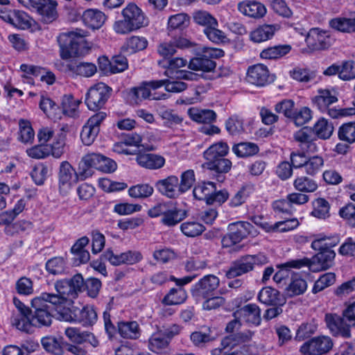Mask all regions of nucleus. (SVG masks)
Here are the masks:
<instances>
[{"label":"nucleus","instance_id":"nucleus-53","mask_svg":"<svg viewBox=\"0 0 355 355\" xmlns=\"http://www.w3.org/2000/svg\"><path fill=\"white\" fill-rule=\"evenodd\" d=\"M233 153L239 157L253 156L259 152L257 144L250 142H243L232 147Z\"/></svg>","mask_w":355,"mask_h":355},{"label":"nucleus","instance_id":"nucleus-39","mask_svg":"<svg viewBox=\"0 0 355 355\" xmlns=\"http://www.w3.org/2000/svg\"><path fill=\"white\" fill-rule=\"evenodd\" d=\"M189 117L194 121L201 123H211L216 119V114L211 110H201L191 107L188 110Z\"/></svg>","mask_w":355,"mask_h":355},{"label":"nucleus","instance_id":"nucleus-2","mask_svg":"<svg viewBox=\"0 0 355 355\" xmlns=\"http://www.w3.org/2000/svg\"><path fill=\"white\" fill-rule=\"evenodd\" d=\"M60 300H62L46 292L32 299L31 306L34 309L31 315L32 324L35 327L50 326L53 321V312L58 313L56 304Z\"/></svg>","mask_w":355,"mask_h":355},{"label":"nucleus","instance_id":"nucleus-49","mask_svg":"<svg viewBox=\"0 0 355 355\" xmlns=\"http://www.w3.org/2000/svg\"><path fill=\"white\" fill-rule=\"evenodd\" d=\"M189 23L190 17L184 12H180L169 17L167 27L169 30H183L189 26Z\"/></svg>","mask_w":355,"mask_h":355},{"label":"nucleus","instance_id":"nucleus-21","mask_svg":"<svg viewBox=\"0 0 355 355\" xmlns=\"http://www.w3.org/2000/svg\"><path fill=\"white\" fill-rule=\"evenodd\" d=\"M155 187L162 194L170 198H176L182 194L179 187V180L174 175L157 181Z\"/></svg>","mask_w":355,"mask_h":355},{"label":"nucleus","instance_id":"nucleus-24","mask_svg":"<svg viewBox=\"0 0 355 355\" xmlns=\"http://www.w3.org/2000/svg\"><path fill=\"white\" fill-rule=\"evenodd\" d=\"M185 211L178 208L173 203L169 202L164 216L161 218V223L168 227H173L185 218Z\"/></svg>","mask_w":355,"mask_h":355},{"label":"nucleus","instance_id":"nucleus-13","mask_svg":"<svg viewBox=\"0 0 355 355\" xmlns=\"http://www.w3.org/2000/svg\"><path fill=\"white\" fill-rule=\"evenodd\" d=\"M305 41L311 50L318 51L328 49L332 44L333 39L329 32L313 28L309 30Z\"/></svg>","mask_w":355,"mask_h":355},{"label":"nucleus","instance_id":"nucleus-40","mask_svg":"<svg viewBox=\"0 0 355 355\" xmlns=\"http://www.w3.org/2000/svg\"><path fill=\"white\" fill-rule=\"evenodd\" d=\"M31 311L28 313L21 312L14 313L11 318V323L20 331L29 332L33 326L32 324Z\"/></svg>","mask_w":355,"mask_h":355},{"label":"nucleus","instance_id":"nucleus-45","mask_svg":"<svg viewBox=\"0 0 355 355\" xmlns=\"http://www.w3.org/2000/svg\"><path fill=\"white\" fill-rule=\"evenodd\" d=\"M252 335L253 333L250 331H246L236 334H231L222 340L221 345L224 348H233L240 343L250 340Z\"/></svg>","mask_w":355,"mask_h":355},{"label":"nucleus","instance_id":"nucleus-48","mask_svg":"<svg viewBox=\"0 0 355 355\" xmlns=\"http://www.w3.org/2000/svg\"><path fill=\"white\" fill-rule=\"evenodd\" d=\"M308 285L305 279L299 275L294 274L291 282L287 288V293L290 296H295L303 294L307 289Z\"/></svg>","mask_w":355,"mask_h":355},{"label":"nucleus","instance_id":"nucleus-55","mask_svg":"<svg viewBox=\"0 0 355 355\" xmlns=\"http://www.w3.org/2000/svg\"><path fill=\"white\" fill-rule=\"evenodd\" d=\"M187 297V293L182 288H171L164 297L163 302L167 305L180 304L186 300Z\"/></svg>","mask_w":355,"mask_h":355},{"label":"nucleus","instance_id":"nucleus-23","mask_svg":"<svg viewBox=\"0 0 355 355\" xmlns=\"http://www.w3.org/2000/svg\"><path fill=\"white\" fill-rule=\"evenodd\" d=\"M278 24H263L254 28L250 34V40L255 43H261L270 40L279 31Z\"/></svg>","mask_w":355,"mask_h":355},{"label":"nucleus","instance_id":"nucleus-22","mask_svg":"<svg viewBox=\"0 0 355 355\" xmlns=\"http://www.w3.org/2000/svg\"><path fill=\"white\" fill-rule=\"evenodd\" d=\"M238 10L243 15L254 19L262 18L266 14V6L256 1H244L238 4Z\"/></svg>","mask_w":355,"mask_h":355},{"label":"nucleus","instance_id":"nucleus-41","mask_svg":"<svg viewBox=\"0 0 355 355\" xmlns=\"http://www.w3.org/2000/svg\"><path fill=\"white\" fill-rule=\"evenodd\" d=\"M229 152V146L227 143L218 141L210 146L205 152L204 157L208 162L216 159L224 157Z\"/></svg>","mask_w":355,"mask_h":355},{"label":"nucleus","instance_id":"nucleus-31","mask_svg":"<svg viewBox=\"0 0 355 355\" xmlns=\"http://www.w3.org/2000/svg\"><path fill=\"white\" fill-rule=\"evenodd\" d=\"M148 41L144 37L131 36L126 38L121 49L123 53L131 55L147 47Z\"/></svg>","mask_w":355,"mask_h":355},{"label":"nucleus","instance_id":"nucleus-29","mask_svg":"<svg viewBox=\"0 0 355 355\" xmlns=\"http://www.w3.org/2000/svg\"><path fill=\"white\" fill-rule=\"evenodd\" d=\"M295 141L300 143L302 149L307 153H314L318 150L312 138V132L306 128H302L294 134Z\"/></svg>","mask_w":355,"mask_h":355},{"label":"nucleus","instance_id":"nucleus-1","mask_svg":"<svg viewBox=\"0 0 355 355\" xmlns=\"http://www.w3.org/2000/svg\"><path fill=\"white\" fill-rule=\"evenodd\" d=\"M87 35V31L78 28L60 33L58 41L61 58L67 60L87 55L92 44L85 39Z\"/></svg>","mask_w":355,"mask_h":355},{"label":"nucleus","instance_id":"nucleus-58","mask_svg":"<svg viewBox=\"0 0 355 355\" xmlns=\"http://www.w3.org/2000/svg\"><path fill=\"white\" fill-rule=\"evenodd\" d=\"M313 209L311 211V216L324 219L329 216V203L324 198H318L313 202Z\"/></svg>","mask_w":355,"mask_h":355},{"label":"nucleus","instance_id":"nucleus-51","mask_svg":"<svg viewBox=\"0 0 355 355\" xmlns=\"http://www.w3.org/2000/svg\"><path fill=\"white\" fill-rule=\"evenodd\" d=\"M331 26L341 32H355V14L349 18H336L330 21Z\"/></svg>","mask_w":355,"mask_h":355},{"label":"nucleus","instance_id":"nucleus-35","mask_svg":"<svg viewBox=\"0 0 355 355\" xmlns=\"http://www.w3.org/2000/svg\"><path fill=\"white\" fill-rule=\"evenodd\" d=\"M216 191V185L211 182H203L196 185L193 193L195 198L200 200H205L207 205L212 202L211 195Z\"/></svg>","mask_w":355,"mask_h":355},{"label":"nucleus","instance_id":"nucleus-14","mask_svg":"<svg viewBox=\"0 0 355 355\" xmlns=\"http://www.w3.org/2000/svg\"><path fill=\"white\" fill-rule=\"evenodd\" d=\"M78 178V171L76 173L69 162H61L59 171V189L61 193H67Z\"/></svg>","mask_w":355,"mask_h":355},{"label":"nucleus","instance_id":"nucleus-43","mask_svg":"<svg viewBox=\"0 0 355 355\" xmlns=\"http://www.w3.org/2000/svg\"><path fill=\"white\" fill-rule=\"evenodd\" d=\"M118 332L124 338L136 339L139 336V324L135 321L120 322L118 323Z\"/></svg>","mask_w":355,"mask_h":355},{"label":"nucleus","instance_id":"nucleus-44","mask_svg":"<svg viewBox=\"0 0 355 355\" xmlns=\"http://www.w3.org/2000/svg\"><path fill=\"white\" fill-rule=\"evenodd\" d=\"M291 50V46L288 44L270 46L260 53V57L266 60L278 59L288 54Z\"/></svg>","mask_w":355,"mask_h":355},{"label":"nucleus","instance_id":"nucleus-32","mask_svg":"<svg viewBox=\"0 0 355 355\" xmlns=\"http://www.w3.org/2000/svg\"><path fill=\"white\" fill-rule=\"evenodd\" d=\"M170 340L167 334L163 331H158L152 334L148 339V349L157 354L164 352L169 345Z\"/></svg>","mask_w":355,"mask_h":355},{"label":"nucleus","instance_id":"nucleus-7","mask_svg":"<svg viewBox=\"0 0 355 355\" xmlns=\"http://www.w3.org/2000/svg\"><path fill=\"white\" fill-rule=\"evenodd\" d=\"M229 233L222 239L223 247L230 248L241 242L248 235H255L256 230L254 226L244 221H238L228 225Z\"/></svg>","mask_w":355,"mask_h":355},{"label":"nucleus","instance_id":"nucleus-46","mask_svg":"<svg viewBox=\"0 0 355 355\" xmlns=\"http://www.w3.org/2000/svg\"><path fill=\"white\" fill-rule=\"evenodd\" d=\"M306 265V261L303 260H291L282 263L279 266V270L276 272L273 277V279L277 283H280L288 275V271L291 268H300Z\"/></svg>","mask_w":355,"mask_h":355},{"label":"nucleus","instance_id":"nucleus-28","mask_svg":"<svg viewBox=\"0 0 355 355\" xmlns=\"http://www.w3.org/2000/svg\"><path fill=\"white\" fill-rule=\"evenodd\" d=\"M136 161L141 167L152 170L161 168L165 164L164 157L153 153L140 154L137 156Z\"/></svg>","mask_w":355,"mask_h":355},{"label":"nucleus","instance_id":"nucleus-36","mask_svg":"<svg viewBox=\"0 0 355 355\" xmlns=\"http://www.w3.org/2000/svg\"><path fill=\"white\" fill-rule=\"evenodd\" d=\"M130 95L135 98L136 103L141 101L144 99L150 98L153 100L167 99L168 96L166 93H162L160 95L155 96L156 94H151L148 86L146 85V82L138 87L132 88L130 92Z\"/></svg>","mask_w":355,"mask_h":355},{"label":"nucleus","instance_id":"nucleus-20","mask_svg":"<svg viewBox=\"0 0 355 355\" xmlns=\"http://www.w3.org/2000/svg\"><path fill=\"white\" fill-rule=\"evenodd\" d=\"M234 318L241 322L258 326L261 322L260 309L254 304H249L234 313Z\"/></svg>","mask_w":355,"mask_h":355},{"label":"nucleus","instance_id":"nucleus-33","mask_svg":"<svg viewBox=\"0 0 355 355\" xmlns=\"http://www.w3.org/2000/svg\"><path fill=\"white\" fill-rule=\"evenodd\" d=\"M340 241L338 234H324L317 235L311 243V248L313 250H326L331 249L339 243Z\"/></svg>","mask_w":355,"mask_h":355},{"label":"nucleus","instance_id":"nucleus-37","mask_svg":"<svg viewBox=\"0 0 355 355\" xmlns=\"http://www.w3.org/2000/svg\"><path fill=\"white\" fill-rule=\"evenodd\" d=\"M20 69L28 73L35 76H40L42 82H45L48 85H52L55 80V75L51 71H46L44 69L31 64H22Z\"/></svg>","mask_w":355,"mask_h":355},{"label":"nucleus","instance_id":"nucleus-42","mask_svg":"<svg viewBox=\"0 0 355 355\" xmlns=\"http://www.w3.org/2000/svg\"><path fill=\"white\" fill-rule=\"evenodd\" d=\"M34 20L25 12L15 10L12 11L9 24L23 30L31 28Z\"/></svg>","mask_w":355,"mask_h":355},{"label":"nucleus","instance_id":"nucleus-4","mask_svg":"<svg viewBox=\"0 0 355 355\" xmlns=\"http://www.w3.org/2000/svg\"><path fill=\"white\" fill-rule=\"evenodd\" d=\"M60 320L78 322L83 326L93 325L97 320V313L92 306L87 305L82 309L71 306L58 315Z\"/></svg>","mask_w":355,"mask_h":355},{"label":"nucleus","instance_id":"nucleus-18","mask_svg":"<svg viewBox=\"0 0 355 355\" xmlns=\"http://www.w3.org/2000/svg\"><path fill=\"white\" fill-rule=\"evenodd\" d=\"M121 14L136 30L148 25V19L144 12L135 3H129L122 10Z\"/></svg>","mask_w":355,"mask_h":355},{"label":"nucleus","instance_id":"nucleus-38","mask_svg":"<svg viewBox=\"0 0 355 355\" xmlns=\"http://www.w3.org/2000/svg\"><path fill=\"white\" fill-rule=\"evenodd\" d=\"M259 301L266 305L277 306L282 304L279 292L270 286L263 288L258 295Z\"/></svg>","mask_w":355,"mask_h":355},{"label":"nucleus","instance_id":"nucleus-26","mask_svg":"<svg viewBox=\"0 0 355 355\" xmlns=\"http://www.w3.org/2000/svg\"><path fill=\"white\" fill-rule=\"evenodd\" d=\"M105 15L98 9L89 8L85 10L82 19L85 26L92 29H98L106 20Z\"/></svg>","mask_w":355,"mask_h":355},{"label":"nucleus","instance_id":"nucleus-56","mask_svg":"<svg viewBox=\"0 0 355 355\" xmlns=\"http://www.w3.org/2000/svg\"><path fill=\"white\" fill-rule=\"evenodd\" d=\"M181 232L188 237H195L200 235L205 230L204 225L197 221H186L180 225Z\"/></svg>","mask_w":355,"mask_h":355},{"label":"nucleus","instance_id":"nucleus-10","mask_svg":"<svg viewBox=\"0 0 355 355\" xmlns=\"http://www.w3.org/2000/svg\"><path fill=\"white\" fill-rule=\"evenodd\" d=\"M111 89L103 83L91 87L85 98V103L90 110L101 109L110 97Z\"/></svg>","mask_w":355,"mask_h":355},{"label":"nucleus","instance_id":"nucleus-19","mask_svg":"<svg viewBox=\"0 0 355 355\" xmlns=\"http://www.w3.org/2000/svg\"><path fill=\"white\" fill-rule=\"evenodd\" d=\"M247 81L258 87H263L269 83V71L263 64H257L248 68Z\"/></svg>","mask_w":355,"mask_h":355},{"label":"nucleus","instance_id":"nucleus-5","mask_svg":"<svg viewBox=\"0 0 355 355\" xmlns=\"http://www.w3.org/2000/svg\"><path fill=\"white\" fill-rule=\"evenodd\" d=\"M268 259L263 254L246 255L234 262L227 271L226 276L229 279L241 276L252 270L255 266H262L267 263Z\"/></svg>","mask_w":355,"mask_h":355},{"label":"nucleus","instance_id":"nucleus-17","mask_svg":"<svg viewBox=\"0 0 355 355\" xmlns=\"http://www.w3.org/2000/svg\"><path fill=\"white\" fill-rule=\"evenodd\" d=\"M103 257L112 265L119 266L123 263L133 264L142 259L139 252L128 251L121 254H114L112 250H107L103 254Z\"/></svg>","mask_w":355,"mask_h":355},{"label":"nucleus","instance_id":"nucleus-25","mask_svg":"<svg viewBox=\"0 0 355 355\" xmlns=\"http://www.w3.org/2000/svg\"><path fill=\"white\" fill-rule=\"evenodd\" d=\"M69 132L67 125H62L57 132L53 139L50 146V153L55 158H60L64 153L67 135Z\"/></svg>","mask_w":355,"mask_h":355},{"label":"nucleus","instance_id":"nucleus-52","mask_svg":"<svg viewBox=\"0 0 355 355\" xmlns=\"http://www.w3.org/2000/svg\"><path fill=\"white\" fill-rule=\"evenodd\" d=\"M313 132L320 139H329L334 131V126L331 122L325 119H319L313 126Z\"/></svg>","mask_w":355,"mask_h":355},{"label":"nucleus","instance_id":"nucleus-3","mask_svg":"<svg viewBox=\"0 0 355 355\" xmlns=\"http://www.w3.org/2000/svg\"><path fill=\"white\" fill-rule=\"evenodd\" d=\"M83 285L84 280L80 274L75 275L69 279H60L55 283L57 294H50L62 300L56 304L58 315L71 306L73 299L76 297L77 293L80 291Z\"/></svg>","mask_w":355,"mask_h":355},{"label":"nucleus","instance_id":"nucleus-60","mask_svg":"<svg viewBox=\"0 0 355 355\" xmlns=\"http://www.w3.org/2000/svg\"><path fill=\"white\" fill-rule=\"evenodd\" d=\"M35 132L28 121L21 119L19 121V139L23 143H29L34 139Z\"/></svg>","mask_w":355,"mask_h":355},{"label":"nucleus","instance_id":"nucleus-34","mask_svg":"<svg viewBox=\"0 0 355 355\" xmlns=\"http://www.w3.org/2000/svg\"><path fill=\"white\" fill-rule=\"evenodd\" d=\"M71 75H79L84 77H91L96 72V67L91 62H80L78 64H67L64 69H60Z\"/></svg>","mask_w":355,"mask_h":355},{"label":"nucleus","instance_id":"nucleus-61","mask_svg":"<svg viewBox=\"0 0 355 355\" xmlns=\"http://www.w3.org/2000/svg\"><path fill=\"white\" fill-rule=\"evenodd\" d=\"M324 166V159L322 157L315 155L306 159L304 169L309 175H315L321 171Z\"/></svg>","mask_w":355,"mask_h":355},{"label":"nucleus","instance_id":"nucleus-6","mask_svg":"<svg viewBox=\"0 0 355 355\" xmlns=\"http://www.w3.org/2000/svg\"><path fill=\"white\" fill-rule=\"evenodd\" d=\"M223 55L222 49L204 46L202 55L190 60L189 68L195 71H211L216 66L212 59L221 58Z\"/></svg>","mask_w":355,"mask_h":355},{"label":"nucleus","instance_id":"nucleus-27","mask_svg":"<svg viewBox=\"0 0 355 355\" xmlns=\"http://www.w3.org/2000/svg\"><path fill=\"white\" fill-rule=\"evenodd\" d=\"M58 3L54 0H41L35 11L41 16L46 23H50L58 17Z\"/></svg>","mask_w":355,"mask_h":355},{"label":"nucleus","instance_id":"nucleus-12","mask_svg":"<svg viewBox=\"0 0 355 355\" xmlns=\"http://www.w3.org/2000/svg\"><path fill=\"white\" fill-rule=\"evenodd\" d=\"M104 112H99L92 116L83 127L80 138L85 145L89 146L95 140L100 130V124L106 118Z\"/></svg>","mask_w":355,"mask_h":355},{"label":"nucleus","instance_id":"nucleus-54","mask_svg":"<svg viewBox=\"0 0 355 355\" xmlns=\"http://www.w3.org/2000/svg\"><path fill=\"white\" fill-rule=\"evenodd\" d=\"M319 252L315 256V260L322 270L329 268L334 263L336 257L334 250L331 249L317 250Z\"/></svg>","mask_w":355,"mask_h":355},{"label":"nucleus","instance_id":"nucleus-62","mask_svg":"<svg viewBox=\"0 0 355 355\" xmlns=\"http://www.w3.org/2000/svg\"><path fill=\"white\" fill-rule=\"evenodd\" d=\"M40 108L43 112L51 118H56L59 107L58 105L50 98L42 96L40 101Z\"/></svg>","mask_w":355,"mask_h":355},{"label":"nucleus","instance_id":"nucleus-47","mask_svg":"<svg viewBox=\"0 0 355 355\" xmlns=\"http://www.w3.org/2000/svg\"><path fill=\"white\" fill-rule=\"evenodd\" d=\"M81 101L75 99L73 96L64 95L62 99L63 113L71 117H76L79 114L78 107Z\"/></svg>","mask_w":355,"mask_h":355},{"label":"nucleus","instance_id":"nucleus-50","mask_svg":"<svg viewBox=\"0 0 355 355\" xmlns=\"http://www.w3.org/2000/svg\"><path fill=\"white\" fill-rule=\"evenodd\" d=\"M193 19L196 24L204 26L205 28L218 25L217 19L206 10L195 11L193 13Z\"/></svg>","mask_w":355,"mask_h":355},{"label":"nucleus","instance_id":"nucleus-57","mask_svg":"<svg viewBox=\"0 0 355 355\" xmlns=\"http://www.w3.org/2000/svg\"><path fill=\"white\" fill-rule=\"evenodd\" d=\"M293 186L296 190L306 193L314 192L318 189L316 182L305 176L296 178L293 182Z\"/></svg>","mask_w":355,"mask_h":355},{"label":"nucleus","instance_id":"nucleus-63","mask_svg":"<svg viewBox=\"0 0 355 355\" xmlns=\"http://www.w3.org/2000/svg\"><path fill=\"white\" fill-rule=\"evenodd\" d=\"M336 282V275L333 272H327L321 275L319 279L315 282L312 288V293L315 294L324 288L331 286Z\"/></svg>","mask_w":355,"mask_h":355},{"label":"nucleus","instance_id":"nucleus-15","mask_svg":"<svg viewBox=\"0 0 355 355\" xmlns=\"http://www.w3.org/2000/svg\"><path fill=\"white\" fill-rule=\"evenodd\" d=\"M325 322L330 331L335 336H340L344 338H349L350 334V324L343 318L336 313H327L325 315Z\"/></svg>","mask_w":355,"mask_h":355},{"label":"nucleus","instance_id":"nucleus-30","mask_svg":"<svg viewBox=\"0 0 355 355\" xmlns=\"http://www.w3.org/2000/svg\"><path fill=\"white\" fill-rule=\"evenodd\" d=\"M338 101L336 92L334 89H320L313 102L322 112H326L328 107Z\"/></svg>","mask_w":355,"mask_h":355},{"label":"nucleus","instance_id":"nucleus-8","mask_svg":"<svg viewBox=\"0 0 355 355\" xmlns=\"http://www.w3.org/2000/svg\"><path fill=\"white\" fill-rule=\"evenodd\" d=\"M187 64V60L182 58H173L166 61L163 64L165 68L164 75L171 79H179L186 80H196L198 75L189 71L182 70L181 68Z\"/></svg>","mask_w":355,"mask_h":355},{"label":"nucleus","instance_id":"nucleus-16","mask_svg":"<svg viewBox=\"0 0 355 355\" xmlns=\"http://www.w3.org/2000/svg\"><path fill=\"white\" fill-rule=\"evenodd\" d=\"M103 155L91 153L85 155L78 164V175L80 180H85L93 175V168L98 170Z\"/></svg>","mask_w":355,"mask_h":355},{"label":"nucleus","instance_id":"nucleus-11","mask_svg":"<svg viewBox=\"0 0 355 355\" xmlns=\"http://www.w3.org/2000/svg\"><path fill=\"white\" fill-rule=\"evenodd\" d=\"M219 279L216 276L206 275L193 286L192 295L196 301L201 302L203 298L217 293Z\"/></svg>","mask_w":355,"mask_h":355},{"label":"nucleus","instance_id":"nucleus-9","mask_svg":"<svg viewBox=\"0 0 355 355\" xmlns=\"http://www.w3.org/2000/svg\"><path fill=\"white\" fill-rule=\"evenodd\" d=\"M333 346V340L329 336H319L304 343L300 352L302 355H323L330 352Z\"/></svg>","mask_w":355,"mask_h":355},{"label":"nucleus","instance_id":"nucleus-64","mask_svg":"<svg viewBox=\"0 0 355 355\" xmlns=\"http://www.w3.org/2000/svg\"><path fill=\"white\" fill-rule=\"evenodd\" d=\"M338 137L340 140L345 141L349 144L355 141V122H350L343 124L338 130Z\"/></svg>","mask_w":355,"mask_h":355},{"label":"nucleus","instance_id":"nucleus-59","mask_svg":"<svg viewBox=\"0 0 355 355\" xmlns=\"http://www.w3.org/2000/svg\"><path fill=\"white\" fill-rule=\"evenodd\" d=\"M153 187L149 184H138L128 189V194L134 198H146L153 195Z\"/></svg>","mask_w":355,"mask_h":355}]
</instances>
